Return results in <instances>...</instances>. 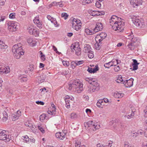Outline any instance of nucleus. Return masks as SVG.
Returning <instances> with one entry per match:
<instances>
[{
  "instance_id": "4d7b16f0",
  "label": "nucleus",
  "mask_w": 147,
  "mask_h": 147,
  "mask_svg": "<svg viewBox=\"0 0 147 147\" xmlns=\"http://www.w3.org/2000/svg\"><path fill=\"white\" fill-rule=\"evenodd\" d=\"M75 145L76 147H80L81 145L80 141H76Z\"/></svg>"
},
{
  "instance_id": "c9c22d12",
  "label": "nucleus",
  "mask_w": 147,
  "mask_h": 147,
  "mask_svg": "<svg viewBox=\"0 0 147 147\" xmlns=\"http://www.w3.org/2000/svg\"><path fill=\"white\" fill-rule=\"evenodd\" d=\"M70 117L71 119H75L77 118L78 116L76 113H73L71 114Z\"/></svg>"
},
{
  "instance_id": "6e6552de",
  "label": "nucleus",
  "mask_w": 147,
  "mask_h": 147,
  "mask_svg": "<svg viewBox=\"0 0 147 147\" xmlns=\"http://www.w3.org/2000/svg\"><path fill=\"white\" fill-rule=\"evenodd\" d=\"M27 29L29 33L35 36H37L39 35V32L35 28V27L33 26H29Z\"/></svg>"
},
{
  "instance_id": "ea45409f",
  "label": "nucleus",
  "mask_w": 147,
  "mask_h": 147,
  "mask_svg": "<svg viewBox=\"0 0 147 147\" xmlns=\"http://www.w3.org/2000/svg\"><path fill=\"white\" fill-rule=\"evenodd\" d=\"M100 43H99L96 42V43H95L94 45V47H95V49L97 50H99L100 48Z\"/></svg>"
},
{
  "instance_id": "e2e57ef3",
  "label": "nucleus",
  "mask_w": 147,
  "mask_h": 147,
  "mask_svg": "<svg viewBox=\"0 0 147 147\" xmlns=\"http://www.w3.org/2000/svg\"><path fill=\"white\" fill-rule=\"evenodd\" d=\"M15 13H11L9 15V18H10L13 19L15 18Z\"/></svg>"
},
{
  "instance_id": "09e8293b",
  "label": "nucleus",
  "mask_w": 147,
  "mask_h": 147,
  "mask_svg": "<svg viewBox=\"0 0 147 147\" xmlns=\"http://www.w3.org/2000/svg\"><path fill=\"white\" fill-rule=\"evenodd\" d=\"M114 96L116 98H121L120 94L117 92L114 93Z\"/></svg>"
},
{
  "instance_id": "9d476101",
  "label": "nucleus",
  "mask_w": 147,
  "mask_h": 147,
  "mask_svg": "<svg viewBox=\"0 0 147 147\" xmlns=\"http://www.w3.org/2000/svg\"><path fill=\"white\" fill-rule=\"evenodd\" d=\"M88 127H90V129H92L93 131L98 129L100 127V125L96 123H94L92 121H89L87 123Z\"/></svg>"
},
{
  "instance_id": "412c9836",
  "label": "nucleus",
  "mask_w": 147,
  "mask_h": 147,
  "mask_svg": "<svg viewBox=\"0 0 147 147\" xmlns=\"http://www.w3.org/2000/svg\"><path fill=\"white\" fill-rule=\"evenodd\" d=\"M131 42L137 46H138L140 44L139 40L137 37H134L131 40Z\"/></svg>"
},
{
  "instance_id": "e433bc0d",
  "label": "nucleus",
  "mask_w": 147,
  "mask_h": 147,
  "mask_svg": "<svg viewBox=\"0 0 147 147\" xmlns=\"http://www.w3.org/2000/svg\"><path fill=\"white\" fill-rule=\"evenodd\" d=\"M104 66L106 68H109L113 66V65L111 61L108 63H105L104 64Z\"/></svg>"
},
{
  "instance_id": "20e7f679",
  "label": "nucleus",
  "mask_w": 147,
  "mask_h": 147,
  "mask_svg": "<svg viewBox=\"0 0 147 147\" xmlns=\"http://www.w3.org/2000/svg\"><path fill=\"white\" fill-rule=\"evenodd\" d=\"M85 80L87 82L91 85L92 86L96 91L99 90L100 86L97 81L95 79L91 78H85Z\"/></svg>"
},
{
  "instance_id": "b1692460",
  "label": "nucleus",
  "mask_w": 147,
  "mask_h": 147,
  "mask_svg": "<svg viewBox=\"0 0 147 147\" xmlns=\"http://www.w3.org/2000/svg\"><path fill=\"white\" fill-rule=\"evenodd\" d=\"M89 12L90 15L93 16L101 15V13L98 11L90 10L89 11Z\"/></svg>"
},
{
  "instance_id": "c03bdc74",
  "label": "nucleus",
  "mask_w": 147,
  "mask_h": 147,
  "mask_svg": "<svg viewBox=\"0 0 147 147\" xmlns=\"http://www.w3.org/2000/svg\"><path fill=\"white\" fill-rule=\"evenodd\" d=\"M124 147H134L127 142H124Z\"/></svg>"
},
{
  "instance_id": "6ab92c4d",
  "label": "nucleus",
  "mask_w": 147,
  "mask_h": 147,
  "mask_svg": "<svg viewBox=\"0 0 147 147\" xmlns=\"http://www.w3.org/2000/svg\"><path fill=\"white\" fill-rule=\"evenodd\" d=\"M80 47L79 42H76L74 44H72L71 46V51L72 52H74V51H76Z\"/></svg>"
},
{
  "instance_id": "a19ab883",
  "label": "nucleus",
  "mask_w": 147,
  "mask_h": 147,
  "mask_svg": "<svg viewBox=\"0 0 147 147\" xmlns=\"http://www.w3.org/2000/svg\"><path fill=\"white\" fill-rule=\"evenodd\" d=\"M32 131L34 133H36L37 132V128L35 127V126L34 125H33V126L30 127Z\"/></svg>"
},
{
  "instance_id": "37998d69",
  "label": "nucleus",
  "mask_w": 147,
  "mask_h": 147,
  "mask_svg": "<svg viewBox=\"0 0 147 147\" xmlns=\"http://www.w3.org/2000/svg\"><path fill=\"white\" fill-rule=\"evenodd\" d=\"M99 35L103 39H105L107 36V34L105 32H102L99 34Z\"/></svg>"
},
{
  "instance_id": "bb28decb",
  "label": "nucleus",
  "mask_w": 147,
  "mask_h": 147,
  "mask_svg": "<svg viewBox=\"0 0 147 147\" xmlns=\"http://www.w3.org/2000/svg\"><path fill=\"white\" fill-rule=\"evenodd\" d=\"M98 67L96 66L94 68L92 69L91 68L88 67L87 71L90 73H94L97 71L98 70Z\"/></svg>"
},
{
  "instance_id": "ddd939ff",
  "label": "nucleus",
  "mask_w": 147,
  "mask_h": 147,
  "mask_svg": "<svg viewBox=\"0 0 147 147\" xmlns=\"http://www.w3.org/2000/svg\"><path fill=\"white\" fill-rule=\"evenodd\" d=\"M10 71V69L8 66H3L1 67L0 65V72L4 73L6 74Z\"/></svg>"
},
{
  "instance_id": "473e14b6",
  "label": "nucleus",
  "mask_w": 147,
  "mask_h": 147,
  "mask_svg": "<svg viewBox=\"0 0 147 147\" xmlns=\"http://www.w3.org/2000/svg\"><path fill=\"white\" fill-rule=\"evenodd\" d=\"M7 46L6 45L5 43H3L2 41L0 40V49L6 48Z\"/></svg>"
},
{
  "instance_id": "7c9ffc66",
  "label": "nucleus",
  "mask_w": 147,
  "mask_h": 147,
  "mask_svg": "<svg viewBox=\"0 0 147 147\" xmlns=\"http://www.w3.org/2000/svg\"><path fill=\"white\" fill-rule=\"evenodd\" d=\"M22 138L23 140V142L27 143L29 142V137L27 136H22Z\"/></svg>"
},
{
  "instance_id": "423d86ee",
  "label": "nucleus",
  "mask_w": 147,
  "mask_h": 147,
  "mask_svg": "<svg viewBox=\"0 0 147 147\" xmlns=\"http://www.w3.org/2000/svg\"><path fill=\"white\" fill-rule=\"evenodd\" d=\"M11 139V136L7 134V132L3 130L0 132V140L5 142H9Z\"/></svg>"
},
{
  "instance_id": "39448f33",
  "label": "nucleus",
  "mask_w": 147,
  "mask_h": 147,
  "mask_svg": "<svg viewBox=\"0 0 147 147\" xmlns=\"http://www.w3.org/2000/svg\"><path fill=\"white\" fill-rule=\"evenodd\" d=\"M72 24V27L77 31L80 29L81 27L82 23L80 20L73 18L71 22Z\"/></svg>"
},
{
  "instance_id": "f3484780",
  "label": "nucleus",
  "mask_w": 147,
  "mask_h": 147,
  "mask_svg": "<svg viewBox=\"0 0 147 147\" xmlns=\"http://www.w3.org/2000/svg\"><path fill=\"white\" fill-rule=\"evenodd\" d=\"M83 84L79 82L78 86H77L74 92L76 93H81L83 90Z\"/></svg>"
},
{
  "instance_id": "69168bd1",
  "label": "nucleus",
  "mask_w": 147,
  "mask_h": 147,
  "mask_svg": "<svg viewBox=\"0 0 147 147\" xmlns=\"http://www.w3.org/2000/svg\"><path fill=\"white\" fill-rule=\"evenodd\" d=\"M133 66V70H137L138 68V66L137 65H132Z\"/></svg>"
},
{
  "instance_id": "3c124183",
  "label": "nucleus",
  "mask_w": 147,
  "mask_h": 147,
  "mask_svg": "<svg viewBox=\"0 0 147 147\" xmlns=\"http://www.w3.org/2000/svg\"><path fill=\"white\" fill-rule=\"evenodd\" d=\"M62 63L64 65L66 66H68L69 64V62L67 61H63Z\"/></svg>"
},
{
  "instance_id": "f8f14e48",
  "label": "nucleus",
  "mask_w": 147,
  "mask_h": 147,
  "mask_svg": "<svg viewBox=\"0 0 147 147\" xmlns=\"http://www.w3.org/2000/svg\"><path fill=\"white\" fill-rule=\"evenodd\" d=\"M46 78V75L43 74H39L37 77L36 81L39 83H41L43 82Z\"/></svg>"
},
{
  "instance_id": "58836bf2",
  "label": "nucleus",
  "mask_w": 147,
  "mask_h": 147,
  "mask_svg": "<svg viewBox=\"0 0 147 147\" xmlns=\"http://www.w3.org/2000/svg\"><path fill=\"white\" fill-rule=\"evenodd\" d=\"M76 54L78 56H79L81 55V49L80 48H78L77 50L75 51Z\"/></svg>"
},
{
  "instance_id": "49530a36",
  "label": "nucleus",
  "mask_w": 147,
  "mask_h": 147,
  "mask_svg": "<svg viewBox=\"0 0 147 147\" xmlns=\"http://www.w3.org/2000/svg\"><path fill=\"white\" fill-rule=\"evenodd\" d=\"M61 16L62 17H64V19L66 20L68 18V15L66 13L64 12L61 13Z\"/></svg>"
},
{
  "instance_id": "aec40b11",
  "label": "nucleus",
  "mask_w": 147,
  "mask_h": 147,
  "mask_svg": "<svg viewBox=\"0 0 147 147\" xmlns=\"http://www.w3.org/2000/svg\"><path fill=\"white\" fill-rule=\"evenodd\" d=\"M65 134L64 133L60 132H57L55 134L56 137L61 140H63L65 138Z\"/></svg>"
},
{
  "instance_id": "603ef678",
  "label": "nucleus",
  "mask_w": 147,
  "mask_h": 147,
  "mask_svg": "<svg viewBox=\"0 0 147 147\" xmlns=\"http://www.w3.org/2000/svg\"><path fill=\"white\" fill-rule=\"evenodd\" d=\"M92 2L91 0H83L82 1V4L85 5L86 3L88 4Z\"/></svg>"
},
{
  "instance_id": "4468645a",
  "label": "nucleus",
  "mask_w": 147,
  "mask_h": 147,
  "mask_svg": "<svg viewBox=\"0 0 147 147\" xmlns=\"http://www.w3.org/2000/svg\"><path fill=\"white\" fill-rule=\"evenodd\" d=\"M48 113L51 115H54L56 114V108L54 104H51V107L48 109Z\"/></svg>"
},
{
  "instance_id": "a18cd8bd",
  "label": "nucleus",
  "mask_w": 147,
  "mask_h": 147,
  "mask_svg": "<svg viewBox=\"0 0 147 147\" xmlns=\"http://www.w3.org/2000/svg\"><path fill=\"white\" fill-rule=\"evenodd\" d=\"M134 36L133 35V34H129L126 37V38L128 39H129L130 40H132V38H134Z\"/></svg>"
},
{
  "instance_id": "2f4dec72",
  "label": "nucleus",
  "mask_w": 147,
  "mask_h": 147,
  "mask_svg": "<svg viewBox=\"0 0 147 147\" xmlns=\"http://www.w3.org/2000/svg\"><path fill=\"white\" fill-rule=\"evenodd\" d=\"M119 60L117 59H113L111 61L113 66H115L119 63Z\"/></svg>"
},
{
  "instance_id": "c85d7f7f",
  "label": "nucleus",
  "mask_w": 147,
  "mask_h": 147,
  "mask_svg": "<svg viewBox=\"0 0 147 147\" xmlns=\"http://www.w3.org/2000/svg\"><path fill=\"white\" fill-rule=\"evenodd\" d=\"M103 40L99 34L97 35L95 38V40L97 43H100Z\"/></svg>"
},
{
  "instance_id": "c756f323",
  "label": "nucleus",
  "mask_w": 147,
  "mask_h": 147,
  "mask_svg": "<svg viewBox=\"0 0 147 147\" xmlns=\"http://www.w3.org/2000/svg\"><path fill=\"white\" fill-rule=\"evenodd\" d=\"M95 91H96L94 90V88H93L91 85L88 87L87 92L88 93H91L94 92Z\"/></svg>"
},
{
  "instance_id": "72a5a7b5",
  "label": "nucleus",
  "mask_w": 147,
  "mask_h": 147,
  "mask_svg": "<svg viewBox=\"0 0 147 147\" xmlns=\"http://www.w3.org/2000/svg\"><path fill=\"white\" fill-rule=\"evenodd\" d=\"M47 117L45 113H43L41 114L39 117L40 120L41 121H43L45 119H47Z\"/></svg>"
},
{
  "instance_id": "774afa93",
  "label": "nucleus",
  "mask_w": 147,
  "mask_h": 147,
  "mask_svg": "<svg viewBox=\"0 0 147 147\" xmlns=\"http://www.w3.org/2000/svg\"><path fill=\"white\" fill-rule=\"evenodd\" d=\"M38 127L39 129L43 133H45V131L44 129H43L40 126H38Z\"/></svg>"
},
{
  "instance_id": "f03ea898",
  "label": "nucleus",
  "mask_w": 147,
  "mask_h": 147,
  "mask_svg": "<svg viewBox=\"0 0 147 147\" xmlns=\"http://www.w3.org/2000/svg\"><path fill=\"white\" fill-rule=\"evenodd\" d=\"M12 50L14 57L17 59H19L21 55H24V52L20 43L14 45L12 47Z\"/></svg>"
},
{
  "instance_id": "a878e982",
  "label": "nucleus",
  "mask_w": 147,
  "mask_h": 147,
  "mask_svg": "<svg viewBox=\"0 0 147 147\" xmlns=\"http://www.w3.org/2000/svg\"><path fill=\"white\" fill-rule=\"evenodd\" d=\"M116 81L118 83H121L122 84H124L125 83V80H124L123 79L122 76L121 75H119L117 79L116 80Z\"/></svg>"
},
{
  "instance_id": "6e6d98bb",
  "label": "nucleus",
  "mask_w": 147,
  "mask_h": 147,
  "mask_svg": "<svg viewBox=\"0 0 147 147\" xmlns=\"http://www.w3.org/2000/svg\"><path fill=\"white\" fill-rule=\"evenodd\" d=\"M75 61L77 65H80L84 63L83 61Z\"/></svg>"
},
{
  "instance_id": "0eeeda50",
  "label": "nucleus",
  "mask_w": 147,
  "mask_h": 147,
  "mask_svg": "<svg viewBox=\"0 0 147 147\" xmlns=\"http://www.w3.org/2000/svg\"><path fill=\"white\" fill-rule=\"evenodd\" d=\"M80 81L79 80H74L73 81H71L68 84L69 89L72 92H74L76 87L78 86Z\"/></svg>"
},
{
  "instance_id": "052dcab7",
  "label": "nucleus",
  "mask_w": 147,
  "mask_h": 147,
  "mask_svg": "<svg viewBox=\"0 0 147 147\" xmlns=\"http://www.w3.org/2000/svg\"><path fill=\"white\" fill-rule=\"evenodd\" d=\"M114 67V70L115 72H118L120 69V67L119 65L116 66Z\"/></svg>"
},
{
  "instance_id": "7ed1b4c3",
  "label": "nucleus",
  "mask_w": 147,
  "mask_h": 147,
  "mask_svg": "<svg viewBox=\"0 0 147 147\" xmlns=\"http://www.w3.org/2000/svg\"><path fill=\"white\" fill-rule=\"evenodd\" d=\"M129 16L132 19L133 23L136 26L140 28L143 27L145 26L143 20L139 19L134 15L131 16L129 14Z\"/></svg>"
},
{
  "instance_id": "8fccbe9b",
  "label": "nucleus",
  "mask_w": 147,
  "mask_h": 147,
  "mask_svg": "<svg viewBox=\"0 0 147 147\" xmlns=\"http://www.w3.org/2000/svg\"><path fill=\"white\" fill-rule=\"evenodd\" d=\"M39 53H40V54L41 55L40 58L42 60L44 61L45 60V55H43L42 52L41 51H40Z\"/></svg>"
},
{
  "instance_id": "f704fd0d",
  "label": "nucleus",
  "mask_w": 147,
  "mask_h": 147,
  "mask_svg": "<svg viewBox=\"0 0 147 147\" xmlns=\"http://www.w3.org/2000/svg\"><path fill=\"white\" fill-rule=\"evenodd\" d=\"M25 125L26 126L30 128L33 126L32 122L31 121H27L25 123Z\"/></svg>"
},
{
  "instance_id": "bf43d9fd",
  "label": "nucleus",
  "mask_w": 147,
  "mask_h": 147,
  "mask_svg": "<svg viewBox=\"0 0 147 147\" xmlns=\"http://www.w3.org/2000/svg\"><path fill=\"white\" fill-rule=\"evenodd\" d=\"M108 145H106L105 146V147H111L112 145V144L113 143V142L111 141H109Z\"/></svg>"
},
{
  "instance_id": "2eb2a0df",
  "label": "nucleus",
  "mask_w": 147,
  "mask_h": 147,
  "mask_svg": "<svg viewBox=\"0 0 147 147\" xmlns=\"http://www.w3.org/2000/svg\"><path fill=\"white\" fill-rule=\"evenodd\" d=\"M133 81L134 79L131 78L129 80H125V83L124 84L126 87H130L133 85Z\"/></svg>"
},
{
  "instance_id": "de8ad7c7",
  "label": "nucleus",
  "mask_w": 147,
  "mask_h": 147,
  "mask_svg": "<svg viewBox=\"0 0 147 147\" xmlns=\"http://www.w3.org/2000/svg\"><path fill=\"white\" fill-rule=\"evenodd\" d=\"M18 119V116H17L16 114H13L12 115V119L13 121H15Z\"/></svg>"
},
{
  "instance_id": "338daca9",
  "label": "nucleus",
  "mask_w": 147,
  "mask_h": 147,
  "mask_svg": "<svg viewBox=\"0 0 147 147\" xmlns=\"http://www.w3.org/2000/svg\"><path fill=\"white\" fill-rule=\"evenodd\" d=\"M6 1V0H0V5H4Z\"/></svg>"
},
{
  "instance_id": "4c0bfd02",
  "label": "nucleus",
  "mask_w": 147,
  "mask_h": 147,
  "mask_svg": "<svg viewBox=\"0 0 147 147\" xmlns=\"http://www.w3.org/2000/svg\"><path fill=\"white\" fill-rule=\"evenodd\" d=\"M65 101L66 103V107L67 109H69L70 107V105L69 104V100L67 99H65Z\"/></svg>"
},
{
  "instance_id": "4be33fe9",
  "label": "nucleus",
  "mask_w": 147,
  "mask_h": 147,
  "mask_svg": "<svg viewBox=\"0 0 147 147\" xmlns=\"http://www.w3.org/2000/svg\"><path fill=\"white\" fill-rule=\"evenodd\" d=\"M91 47L88 44H86L84 45V47L83 49V51L85 53H88L91 51Z\"/></svg>"
},
{
  "instance_id": "864d4df0",
  "label": "nucleus",
  "mask_w": 147,
  "mask_h": 147,
  "mask_svg": "<svg viewBox=\"0 0 147 147\" xmlns=\"http://www.w3.org/2000/svg\"><path fill=\"white\" fill-rule=\"evenodd\" d=\"M135 111H134L135 112ZM134 111H132V113L130 115H128L127 116H126L127 117V118L128 119H131V118H133L134 116Z\"/></svg>"
},
{
  "instance_id": "5701e85b",
  "label": "nucleus",
  "mask_w": 147,
  "mask_h": 147,
  "mask_svg": "<svg viewBox=\"0 0 147 147\" xmlns=\"http://www.w3.org/2000/svg\"><path fill=\"white\" fill-rule=\"evenodd\" d=\"M27 42L32 46H35L36 45V42L32 38H29L27 39Z\"/></svg>"
},
{
  "instance_id": "393cba45",
  "label": "nucleus",
  "mask_w": 147,
  "mask_h": 147,
  "mask_svg": "<svg viewBox=\"0 0 147 147\" xmlns=\"http://www.w3.org/2000/svg\"><path fill=\"white\" fill-rule=\"evenodd\" d=\"M127 47L128 49L132 51L135 49L137 47V46L135 45L134 44L130 42L127 45Z\"/></svg>"
},
{
  "instance_id": "dca6fc26",
  "label": "nucleus",
  "mask_w": 147,
  "mask_h": 147,
  "mask_svg": "<svg viewBox=\"0 0 147 147\" xmlns=\"http://www.w3.org/2000/svg\"><path fill=\"white\" fill-rule=\"evenodd\" d=\"M103 28L102 24L101 23L98 22L97 23L96 25V26L94 30V32H95V33L98 31L101 30Z\"/></svg>"
},
{
  "instance_id": "680f3d73",
  "label": "nucleus",
  "mask_w": 147,
  "mask_h": 147,
  "mask_svg": "<svg viewBox=\"0 0 147 147\" xmlns=\"http://www.w3.org/2000/svg\"><path fill=\"white\" fill-rule=\"evenodd\" d=\"M28 79L26 77H23L21 78V80L22 82H25Z\"/></svg>"
},
{
  "instance_id": "a211bd4d",
  "label": "nucleus",
  "mask_w": 147,
  "mask_h": 147,
  "mask_svg": "<svg viewBox=\"0 0 147 147\" xmlns=\"http://www.w3.org/2000/svg\"><path fill=\"white\" fill-rule=\"evenodd\" d=\"M33 21L34 23L36 24L37 26L40 28H42V24L41 22L39 20L38 17H35Z\"/></svg>"
},
{
  "instance_id": "cd10ccee",
  "label": "nucleus",
  "mask_w": 147,
  "mask_h": 147,
  "mask_svg": "<svg viewBox=\"0 0 147 147\" xmlns=\"http://www.w3.org/2000/svg\"><path fill=\"white\" fill-rule=\"evenodd\" d=\"M94 30H90L88 28H86L85 30V32L87 34L90 35H92L95 33V32H94Z\"/></svg>"
},
{
  "instance_id": "5fc2aeb1",
  "label": "nucleus",
  "mask_w": 147,
  "mask_h": 147,
  "mask_svg": "<svg viewBox=\"0 0 147 147\" xmlns=\"http://www.w3.org/2000/svg\"><path fill=\"white\" fill-rule=\"evenodd\" d=\"M138 134L137 132L134 133L131 132L130 133V135L133 137L135 138L138 136Z\"/></svg>"
},
{
  "instance_id": "9b49d317",
  "label": "nucleus",
  "mask_w": 147,
  "mask_h": 147,
  "mask_svg": "<svg viewBox=\"0 0 147 147\" xmlns=\"http://www.w3.org/2000/svg\"><path fill=\"white\" fill-rule=\"evenodd\" d=\"M130 4L134 7L136 8L142 4V0H129Z\"/></svg>"
},
{
  "instance_id": "1a4fd4ad",
  "label": "nucleus",
  "mask_w": 147,
  "mask_h": 147,
  "mask_svg": "<svg viewBox=\"0 0 147 147\" xmlns=\"http://www.w3.org/2000/svg\"><path fill=\"white\" fill-rule=\"evenodd\" d=\"M8 29L11 32L16 31L17 30V26L13 22H9L7 23Z\"/></svg>"
},
{
  "instance_id": "13d9d810",
  "label": "nucleus",
  "mask_w": 147,
  "mask_h": 147,
  "mask_svg": "<svg viewBox=\"0 0 147 147\" xmlns=\"http://www.w3.org/2000/svg\"><path fill=\"white\" fill-rule=\"evenodd\" d=\"M77 66V65L76 64V63L75 62V61H74L72 62L71 63V66L72 68H75Z\"/></svg>"
},
{
  "instance_id": "0e129e2a",
  "label": "nucleus",
  "mask_w": 147,
  "mask_h": 147,
  "mask_svg": "<svg viewBox=\"0 0 147 147\" xmlns=\"http://www.w3.org/2000/svg\"><path fill=\"white\" fill-rule=\"evenodd\" d=\"M36 103L38 105H43L44 104V103L42 101H36Z\"/></svg>"
},
{
  "instance_id": "79ce46f5",
  "label": "nucleus",
  "mask_w": 147,
  "mask_h": 147,
  "mask_svg": "<svg viewBox=\"0 0 147 147\" xmlns=\"http://www.w3.org/2000/svg\"><path fill=\"white\" fill-rule=\"evenodd\" d=\"M93 52L91 51L90 52L88 53V57L90 58L91 59L94 57V55L93 53Z\"/></svg>"
},
{
  "instance_id": "f257e3e1",
  "label": "nucleus",
  "mask_w": 147,
  "mask_h": 147,
  "mask_svg": "<svg viewBox=\"0 0 147 147\" xmlns=\"http://www.w3.org/2000/svg\"><path fill=\"white\" fill-rule=\"evenodd\" d=\"M121 19V18H119L116 16H112L109 20V23L112 29L115 30H118L119 32L123 30L125 24L124 22L120 21Z\"/></svg>"
}]
</instances>
